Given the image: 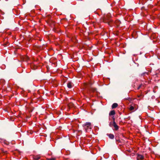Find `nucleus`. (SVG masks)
<instances>
[{
    "mask_svg": "<svg viewBox=\"0 0 160 160\" xmlns=\"http://www.w3.org/2000/svg\"><path fill=\"white\" fill-rule=\"evenodd\" d=\"M82 127L86 132H90L91 130L92 125L90 122H86L82 125Z\"/></svg>",
    "mask_w": 160,
    "mask_h": 160,
    "instance_id": "f257e3e1",
    "label": "nucleus"
},
{
    "mask_svg": "<svg viewBox=\"0 0 160 160\" xmlns=\"http://www.w3.org/2000/svg\"><path fill=\"white\" fill-rule=\"evenodd\" d=\"M113 121V126L114 128V130L116 131L118 130L119 129V127L117 125L115 121V118L114 116L112 117Z\"/></svg>",
    "mask_w": 160,
    "mask_h": 160,
    "instance_id": "f03ea898",
    "label": "nucleus"
},
{
    "mask_svg": "<svg viewBox=\"0 0 160 160\" xmlns=\"http://www.w3.org/2000/svg\"><path fill=\"white\" fill-rule=\"evenodd\" d=\"M144 159V156L138 154L137 156V160H143Z\"/></svg>",
    "mask_w": 160,
    "mask_h": 160,
    "instance_id": "7ed1b4c3",
    "label": "nucleus"
},
{
    "mask_svg": "<svg viewBox=\"0 0 160 160\" xmlns=\"http://www.w3.org/2000/svg\"><path fill=\"white\" fill-rule=\"evenodd\" d=\"M115 114V112L114 110H112L110 111L109 112V116H112L114 115Z\"/></svg>",
    "mask_w": 160,
    "mask_h": 160,
    "instance_id": "20e7f679",
    "label": "nucleus"
},
{
    "mask_svg": "<svg viewBox=\"0 0 160 160\" xmlns=\"http://www.w3.org/2000/svg\"><path fill=\"white\" fill-rule=\"evenodd\" d=\"M33 158L35 160H38L40 158V157L39 155L35 156H34Z\"/></svg>",
    "mask_w": 160,
    "mask_h": 160,
    "instance_id": "39448f33",
    "label": "nucleus"
},
{
    "mask_svg": "<svg viewBox=\"0 0 160 160\" xmlns=\"http://www.w3.org/2000/svg\"><path fill=\"white\" fill-rule=\"evenodd\" d=\"M72 84L71 82H68L67 84V86L68 88H71L72 87Z\"/></svg>",
    "mask_w": 160,
    "mask_h": 160,
    "instance_id": "423d86ee",
    "label": "nucleus"
},
{
    "mask_svg": "<svg viewBox=\"0 0 160 160\" xmlns=\"http://www.w3.org/2000/svg\"><path fill=\"white\" fill-rule=\"evenodd\" d=\"M118 106V104L117 103H114L113 104L112 106V109L117 108Z\"/></svg>",
    "mask_w": 160,
    "mask_h": 160,
    "instance_id": "0eeeda50",
    "label": "nucleus"
},
{
    "mask_svg": "<svg viewBox=\"0 0 160 160\" xmlns=\"http://www.w3.org/2000/svg\"><path fill=\"white\" fill-rule=\"evenodd\" d=\"M108 136L111 139H113L114 138V135L112 134H109L108 135Z\"/></svg>",
    "mask_w": 160,
    "mask_h": 160,
    "instance_id": "6e6552de",
    "label": "nucleus"
},
{
    "mask_svg": "<svg viewBox=\"0 0 160 160\" xmlns=\"http://www.w3.org/2000/svg\"><path fill=\"white\" fill-rule=\"evenodd\" d=\"M134 107L133 106H130L129 108V110L131 111H132L134 109Z\"/></svg>",
    "mask_w": 160,
    "mask_h": 160,
    "instance_id": "1a4fd4ad",
    "label": "nucleus"
},
{
    "mask_svg": "<svg viewBox=\"0 0 160 160\" xmlns=\"http://www.w3.org/2000/svg\"><path fill=\"white\" fill-rule=\"evenodd\" d=\"M56 159V158H47V160H55Z\"/></svg>",
    "mask_w": 160,
    "mask_h": 160,
    "instance_id": "9d476101",
    "label": "nucleus"
},
{
    "mask_svg": "<svg viewBox=\"0 0 160 160\" xmlns=\"http://www.w3.org/2000/svg\"><path fill=\"white\" fill-rule=\"evenodd\" d=\"M112 123H113V122H110V123H109V126L110 127H112V126H113Z\"/></svg>",
    "mask_w": 160,
    "mask_h": 160,
    "instance_id": "9b49d317",
    "label": "nucleus"
},
{
    "mask_svg": "<svg viewBox=\"0 0 160 160\" xmlns=\"http://www.w3.org/2000/svg\"><path fill=\"white\" fill-rule=\"evenodd\" d=\"M1 151L2 152H5V151H4V150H3V149H2V148H1V149H0V151Z\"/></svg>",
    "mask_w": 160,
    "mask_h": 160,
    "instance_id": "f8f14e48",
    "label": "nucleus"
},
{
    "mask_svg": "<svg viewBox=\"0 0 160 160\" xmlns=\"http://www.w3.org/2000/svg\"><path fill=\"white\" fill-rule=\"evenodd\" d=\"M118 22V23H120V21L118 20H117L116 22V23H117Z\"/></svg>",
    "mask_w": 160,
    "mask_h": 160,
    "instance_id": "ddd939ff",
    "label": "nucleus"
},
{
    "mask_svg": "<svg viewBox=\"0 0 160 160\" xmlns=\"http://www.w3.org/2000/svg\"><path fill=\"white\" fill-rule=\"evenodd\" d=\"M141 85H140V86H139L138 87V89H139L140 88V87H141Z\"/></svg>",
    "mask_w": 160,
    "mask_h": 160,
    "instance_id": "4468645a",
    "label": "nucleus"
}]
</instances>
